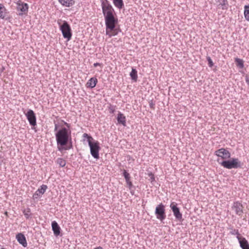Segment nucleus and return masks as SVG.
I'll list each match as a JSON object with an SVG mask.
<instances>
[{"instance_id": "nucleus-1", "label": "nucleus", "mask_w": 249, "mask_h": 249, "mask_svg": "<svg viewBox=\"0 0 249 249\" xmlns=\"http://www.w3.org/2000/svg\"><path fill=\"white\" fill-rule=\"evenodd\" d=\"M56 140L58 148L59 150H62V147L66 145L71 137V132L66 128L63 127L59 130L55 134Z\"/></svg>"}, {"instance_id": "nucleus-2", "label": "nucleus", "mask_w": 249, "mask_h": 249, "mask_svg": "<svg viewBox=\"0 0 249 249\" xmlns=\"http://www.w3.org/2000/svg\"><path fill=\"white\" fill-rule=\"evenodd\" d=\"M83 137V138H85L88 139L91 155L94 158L98 159L99 158V151L100 150L99 142L98 141H94L92 142V141L93 140V138L87 133H84Z\"/></svg>"}, {"instance_id": "nucleus-3", "label": "nucleus", "mask_w": 249, "mask_h": 249, "mask_svg": "<svg viewBox=\"0 0 249 249\" xmlns=\"http://www.w3.org/2000/svg\"><path fill=\"white\" fill-rule=\"evenodd\" d=\"M103 13L105 18L116 15L114 9L107 0H105L102 3Z\"/></svg>"}, {"instance_id": "nucleus-4", "label": "nucleus", "mask_w": 249, "mask_h": 249, "mask_svg": "<svg viewBox=\"0 0 249 249\" xmlns=\"http://www.w3.org/2000/svg\"><path fill=\"white\" fill-rule=\"evenodd\" d=\"M107 30L109 29L110 31H117L116 27L118 23V19L115 15L105 18Z\"/></svg>"}, {"instance_id": "nucleus-5", "label": "nucleus", "mask_w": 249, "mask_h": 249, "mask_svg": "<svg viewBox=\"0 0 249 249\" xmlns=\"http://www.w3.org/2000/svg\"><path fill=\"white\" fill-rule=\"evenodd\" d=\"M221 165L227 169L237 168L241 166L240 162L237 158H232L230 160H223Z\"/></svg>"}, {"instance_id": "nucleus-6", "label": "nucleus", "mask_w": 249, "mask_h": 249, "mask_svg": "<svg viewBox=\"0 0 249 249\" xmlns=\"http://www.w3.org/2000/svg\"><path fill=\"white\" fill-rule=\"evenodd\" d=\"M155 214L157 218L160 221H162L165 218V206L162 203L160 204L156 207Z\"/></svg>"}, {"instance_id": "nucleus-7", "label": "nucleus", "mask_w": 249, "mask_h": 249, "mask_svg": "<svg viewBox=\"0 0 249 249\" xmlns=\"http://www.w3.org/2000/svg\"><path fill=\"white\" fill-rule=\"evenodd\" d=\"M214 154L224 160L230 159L231 156L230 151L227 149L224 148H221L216 150Z\"/></svg>"}, {"instance_id": "nucleus-8", "label": "nucleus", "mask_w": 249, "mask_h": 249, "mask_svg": "<svg viewBox=\"0 0 249 249\" xmlns=\"http://www.w3.org/2000/svg\"><path fill=\"white\" fill-rule=\"evenodd\" d=\"M170 207L172 209L176 218L179 220H182V215L180 212L179 208L177 207V204L175 202H172L170 204Z\"/></svg>"}, {"instance_id": "nucleus-9", "label": "nucleus", "mask_w": 249, "mask_h": 249, "mask_svg": "<svg viewBox=\"0 0 249 249\" xmlns=\"http://www.w3.org/2000/svg\"><path fill=\"white\" fill-rule=\"evenodd\" d=\"M25 116L31 125L35 126L36 124V115L32 110H29Z\"/></svg>"}, {"instance_id": "nucleus-10", "label": "nucleus", "mask_w": 249, "mask_h": 249, "mask_svg": "<svg viewBox=\"0 0 249 249\" xmlns=\"http://www.w3.org/2000/svg\"><path fill=\"white\" fill-rule=\"evenodd\" d=\"M232 208V209L235 210V213L239 215H241L243 213V205L241 204V203H240L239 201L234 202L233 204Z\"/></svg>"}, {"instance_id": "nucleus-11", "label": "nucleus", "mask_w": 249, "mask_h": 249, "mask_svg": "<svg viewBox=\"0 0 249 249\" xmlns=\"http://www.w3.org/2000/svg\"><path fill=\"white\" fill-rule=\"evenodd\" d=\"M237 238L242 249H249V244L245 237L238 235Z\"/></svg>"}, {"instance_id": "nucleus-12", "label": "nucleus", "mask_w": 249, "mask_h": 249, "mask_svg": "<svg viewBox=\"0 0 249 249\" xmlns=\"http://www.w3.org/2000/svg\"><path fill=\"white\" fill-rule=\"evenodd\" d=\"M58 23L61 31H71L70 26L66 21L60 20Z\"/></svg>"}, {"instance_id": "nucleus-13", "label": "nucleus", "mask_w": 249, "mask_h": 249, "mask_svg": "<svg viewBox=\"0 0 249 249\" xmlns=\"http://www.w3.org/2000/svg\"><path fill=\"white\" fill-rule=\"evenodd\" d=\"M16 239L19 244L22 245L24 247L27 246V243L26 238L22 233H18L16 235Z\"/></svg>"}, {"instance_id": "nucleus-14", "label": "nucleus", "mask_w": 249, "mask_h": 249, "mask_svg": "<svg viewBox=\"0 0 249 249\" xmlns=\"http://www.w3.org/2000/svg\"><path fill=\"white\" fill-rule=\"evenodd\" d=\"M215 1L219 8H221L222 10L228 9L229 3L227 0H215Z\"/></svg>"}, {"instance_id": "nucleus-15", "label": "nucleus", "mask_w": 249, "mask_h": 249, "mask_svg": "<svg viewBox=\"0 0 249 249\" xmlns=\"http://www.w3.org/2000/svg\"><path fill=\"white\" fill-rule=\"evenodd\" d=\"M52 227L54 234L56 236L59 235L60 233V228L55 221L52 222Z\"/></svg>"}, {"instance_id": "nucleus-16", "label": "nucleus", "mask_w": 249, "mask_h": 249, "mask_svg": "<svg viewBox=\"0 0 249 249\" xmlns=\"http://www.w3.org/2000/svg\"><path fill=\"white\" fill-rule=\"evenodd\" d=\"M98 82L97 79L95 77L90 78L86 84L87 88H94Z\"/></svg>"}, {"instance_id": "nucleus-17", "label": "nucleus", "mask_w": 249, "mask_h": 249, "mask_svg": "<svg viewBox=\"0 0 249 249\" xmlns=\"http://www.w3.org/2000/svg\"><path fill=\"white\" fill-rule=\"evenodd\" d=\"M117 120L119 124H122L123 126H126V118L122 113L119 112L117 115Z\"/></svg>"}, {"instance_id": "nucleus-18", "label": "nucleus", "mask_w": 249, "mask_h": 249, "mask_svg": "<svg viewBox=\"0 0 249 249\" xmlns=\"http://www.w3.org/2000/svg\"><path fill=\"white\" fill-rule=\"evenodd\" d=\"M17 9L18 11H20L22 13H25L28 11V5L26 3H18Z\"/></svg>"}, {"instance_id": "nucleus-19", "label": "nucleus", "mask_w": 249, "mask_h": 249, "mask_svg": "<svg viewBox=\"0 0 249 249\" xmlns=\"http://www.w3.org/2000/svg\"><path fill=\"white\" fill-rule=\"evenodd\" d=\"M7 16V10L4 5L0 3V18L2 19L6 18Z\"/></svg>"}, {"instance_id": "nucleus-20", "label": "nucleus", "mask_w": 249, "mask_h": 249, "mask_svg": "<svg viewBox=\"0 0 249 249\" xmlns=\"http://www.w3.org/2000/svg\"><path fill=\"white\" fill-rule=\"evenodd\" d=\"M58 1L62 5L66 7H70L74 3L73 0H58Z\"/></svg>"}, {"instance_id": "nucleus-21", "label": "nucleus", "mask_w": 249, "mask_h": 249, "mask_svg": "<svg viewBox=\"0 0 249 249\" xmlns=\"http://www.w3.org/2000/svg\"><path fill=\"white\" fill-rule=\"evenodd\" d=\"M124 176L129 188H130L132 185V183L130 180V177L129 173H128L125 170H124Z\"/></svg>"}, {"instance_id": "nucleus-22", "label": "nucleus", "mask_w": 249, "mask_h": 249, "mask_svg": "<svg viewBox=\"0 0 249 249\" xmlns=\"http://www.w3.org/2000/svg\"><path fill=\"white\" fill-rule=\"evenodd\" d=\"M47 188V186L46 185H42V186H41L40 188H39L35 192V193L34 194V196L36 195L38 196L40 194H41V195L45 193Z\"/></svg>"}, {"instance_id": "nucleus-23", "label": "nucleus", "mask_w": 249, "mask_h": 249, "mask_svg": "<svg viewBox=\"0 0 249 249\" xmlns=\"http://www.w3.org/2000/svg\"><path fill=\"white\" fill-rule=\"evenodd\" d=\"M114 5L118 8L121 9L124 7V2L123 0H113Z\"/></svg>"}, {"instance_id": "nucleus-24", "label": "nucleus", "mask_w": 249, "mask_h": 249, "mask_svg": "<svg viewBox=\"0 0 249 249\" xmlns=\"http://www.w3.org/2000/svg\"><path fill=\"white\" fill-rule=\"evenodd\" d=\"M236 66L240 69L244 68V61L240 58H236L235 59Z\"/></svg>"}, {"instance_id": "nucleus-25", "label": "nucleus", "mask_w": 249, "mask_h": 249, "mask_svg": "<svg viewBox=\"0 0 249 249\" xmlns=\"http://www.w3.org/2000/svg\"><path fill=\"white\" fill-rule=\"evenodd\" d=\"M56 162L59 165L60 167H63L66 165V161L62 158H58L56 160Z\"/></svg>"}, {"instance_id": "nucleus-26", "label": "nucleus", "mask_w": 249, "mask_h": 249, "mask_svg": "<svg viewBox=\"0 0 249 249\" xmlns=\"http://www.w3.org/2000/svg\"><path fill=\"white\" fill-rule=\"evenodd\" d=\"M130 75L132 80H134L135 81H137V77H138L137 71L135 69H132V71L130 72Z\"/></svg>"}, {"instance_id": "nucleus-27", "label": "nucleus", "mask_w": 249, "mask_h": 249, "mask_svg": "<svg viewBox=\"0 0 249 249\" xmlns=\"http://www.w3.org/2000/svg\"><path fill=\"white\" fill-rule=\"evenodd\" d=\"M244 16L246 20H249V4L244 6Z\"/></svg>"}, {"instance_id": "nucleus-28", "label": "nucleus", "mask_w": 249, "mask_h": 249, "mask_svg": "<svg viewBox=\"0 0 249 249\" xmlns=\"http://www.w3.org/2000/svg\"><path fill=\"white\" fill-rule=\"evenodd\" d=\"M23 213L27 219H28L31 215V211L29 208H27L26 210H24L23 211Z\"/></svg>"}, {"instance_id": "nucleus-29", "label": "nucleus", "mask_w": 249, "mask_h": 249, "mask_svg": "<svg viewBox=\"0 0 249 249\" xmlns=\"http://www.w3.org/2000/svg\"><path fill=\"white\" fill-rule=\"evenodd\" d=\"M64 37L67 38V40L69 41L71 39V32H62Z\"/></svg>"}, {"instance_id": "nucleus-30", "label": "nucleus", "mask_w": 249, "mask_h": 249, "mask_svg": "<svg viewBox=\"0 0 249 249\" xmlns=\"http://www.w3.org/2000/svg\"><path fill=\"white\" fill-rule=\"evenodd\" d=\"M207 60L208 62V65L210 67H212L213 66V60L210 56L207 57Z\"/></svg>"}, {"instance_id": "nucleus-31", "label": "nucleus", "mask_w": 249, "mask_h": 249, "mask_svg": "<svg viewBox=\"0 0 249 249\" xmlns=\"http://www.w3.org/2000/svg\"><path fill=\"white\" fill-rule=\"evenodd\" d=\"M117 32H107V35H108L109 36H115L117 35Z\"/></svg>"}, {"instance_id": "nucleus-32", "label": "nucleus", "mask_w": 249, "mask_h": 249, "mask_svg": "<svg viewBox=\"0 0 249 249\" xmlns=\"http://www.w3.org/2000/svg\"><path fill=\"white\" fill-rule=\"evenodd\" d=\"M93 65H94V66L95 67H97V66H101V64L100 63H94V64H93Z\"/></svg>"}, {"instance_id": "nucleus-33", "label": "nucleus", "mask_w": 249, "mask_h": 249, "mask_svg": "<svg viewBox=\"0 0 249 249\" xmlns=\"http://www.w3.org/2000/svg\"><path fill=\"white\" fill-rule=\"evenodd\" d=\"M150 107L151 108L154 109V105L152 103L150 104Z\"/></svg>"}, {"instance_id": "nucleus-34", "label": "nucleus", "mask_w": 249, "mask_h": 249, "mask_svg": "<svg viewBox=\"0 0 249 249\" xmlns=\"http://www.w3.org/2000/svg\"><path fill=\"white\" fill-rule=\"evenodd\" d=\"M94 249H103L102 247L99 246V247H98Z\"/></svg>"}, {"instance_id": "nucleus-35", "label": "nucleus", "mask_w": 249, "mask_h": 249, "mask_svg": "<svg viewBox=\"0 0 249 249\" xmlns=\"http://www.w3.org/2000/svg\"><path fill=\"white\" fill-rule=\"evenodd\" d=\"M4 214H5V215H6V216H8V212H5L4 213Z\"/></svg>"}, {"instance_id": "nucleus-36", "label": "nucleus", "mask_w": 249, "mask_h": 249, "mask_svg": "<svg viewBox=\"0 0 249 249\" xmlns=\"http://www.w3.org/2000/svg\"><path fill=\"white\" fill-rule=\"evenodd\" d=\"M57 125H55V130H56L57 129Z\"/></svg>"}, {"instance_id": "nucleus-37", "label": "nucleus", "mask_w": 249, "mask_h": 249, "mask_svg": "<svg viewBox=\"0 0 249 249\" xmlns=\"http://www.w3.org/2000/svg\"><path fill=\"white\" fill-rule=\"evenodd\" d=\"M1 249H4V248H1Z\"/></svg>"}]
</instances>
